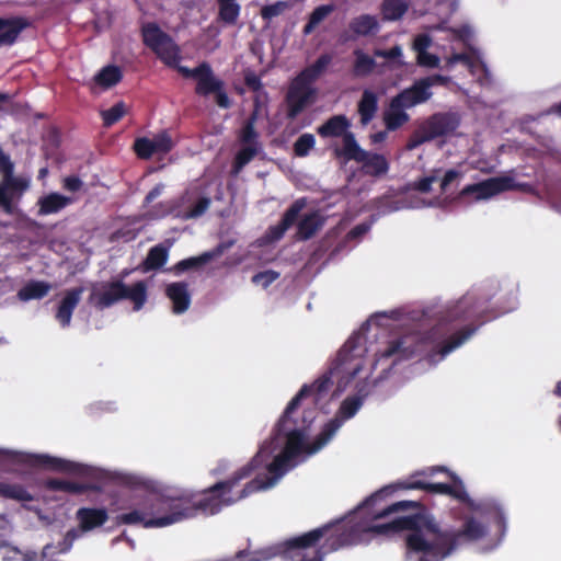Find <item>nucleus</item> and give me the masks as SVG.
Returning <instances> with one entry per match:
<instances>
[{"mask_svg":"<svg viewBox=\"0 0 561 561\" xmlns=\"http://www.w3.org/2000/svg\"><path fill=\"white\" fill-rule=\"evenodd\" d=\"M461 176V173L457 170L450 169L446 171L440 182L442 193H446L448 191L449 185L458 180Z\"/></svg>","mask_w":561,"mask_h":561,"instance_id":"0e129e2a","label":"nucleus"},{"mask_svg":"<svg viewBox=\"0 0 561 561\" xmlns=\"http://www.w3.org/2000/svg\"><path fill=\"white\" fill-rule=\"evenodd\" d=\"M433 140L432 137H430V134L427 133L425 125L422 124L413 134L409 137V140L407 142V149L413 150L424 142Z\"/></svg>","mask_w":561,"mask_h":561,"instance_id":"864d4df0","label":"nucleus"},{"mask_svg":"<svg viewBox=\"0 0 561 561\" xmlns=\"http://www.w3.org/2000/svg\"><path fill=\"white\" fill-rule=\"evenodd\" d=\"M436 181L435 175H430L420 179L413 183V187L421 193H428L432 190V184Z\"/></svg>","mask_w":561,"mask_h":561,"instance_id":"338daca9","label":"nucleus"},{"mask_svg":"<svg viewBox=\"0 0 561 561\" xmlns=\"http://www.w3.org/2000/svg\"><path fill=\"white\" fill-rule=\"evenodd\" d=\"M331 62L332 55L322 54L313 64L304 68L295 78L313 87V83L325 72Z\"/></svg>","mask_w":561,"mask_h":561,"instance_id":"cd10ccee","label":"nucleus"},{"mask_svg":"<svg viewBox=\"0 0 561 561\" xmlns=\"http://www.w3.org/2000/svg\"><path fill=\"white\" fill-rule=\"evenodd\" d=\"M259 149V146L244 145L233 159L232 173L238 174L257 154Z\"/></svg>","mask_w":561,"mask_h":561,"instance_id":"37998d69","label":"nucleus"},{"mask_svg":"<svg viewBox=\"0 0 561 561\" xmlns=\"http://www.w3.org/2000/svg\"><path fill=\"white\" fill-rule=\"evenodd\" d=\"M123 299L130 300L135 311L140 310L147 301L146 283L138 280L131 286H127L122 279L106 283L101 291L91 293L88 302L99 310H104Z\"/></svg>","mask_w":561,"mask_h":561,"instance_id":"6e6552de","label":"nucleus"},{"mask_svg":"<svg viewBox=\"0 0 561 561\" xmlns=\"http://www.w3.org/2000/svg\"><path fill=\"white\" fill-rule=\"evenodd\" d=\"M460 115L456 112L435 113L423 124L432 139L453 134L460 126Z\"/></svg>","mask_w":561,"mask_h":561,"instance_id":"a211bd4d","label":"nucleus"},{"mask_svg":"<svg viewBox=\"0 0 561 561\" xmlns=\"http://www.w3.org/2000/svg\"><path fill=\"white\" fill-rule=\"evenodd\" d=\"M469 508L480 514L481 516L493 519L496 524L501 536H504L506 531V517L502 506L495 500H483L476 503L469 497V501H463Z\"/></svg>","mask_w":561,"mask_h":561,"instance_id":"aec40b11","label":"nucleus"},{"mask_svg":"<svg viewBox=\"0 0 561 561\" xmlns=\"http://www.w3.org/2000/svg\"><path fill=\"white\" fill-rule=\"evenodd\" d=\"M526 187L528 184H517L511 176H496L465 186L460 191V197L473 195L476 199H486L502 192L525 190Z\"/></svg>","mask_w":561,"mask_h":561,"instance_id":"2eb2a0df","label":"nucleus"},{"mask_svg":"<svg viewBox=\"0 0 561 561\" xmlns=\"http://www.w3.org/2000/svg\"><path fill=\"white\" fill-rule=\"evenodd\" d=\"M397 490H423L428 493L444 494L454 499L469 501V495L460 478L445 467H432L428 471H419L404 481L383 486L369 496L367 503L382 499Z\"/></svg>","mask_w":561,"mask_h":561,"instance_id":"423d86ee","label":"nucleus"},{"mask_svg":"<svg viewBox=\"0 0 561 561\" xmlns=\"http://www.w3.org/2000/svg\"><path fill=\"white\" fill-rule=\"evenodd\" d=\"M350 30L356 36H367L378 30V22L375 16L363 14L350 22Z\"/></svg>","mask_w":561,"mask_h":561,"instance_id":"4c0bfd02","label":"nucleus"},{"mask_svg":"<svg viewBox=\"0 0 561 561\" xmlns=\"http://www.w3.org/2000/svg\"><path fill=\"white\" fill-rule=\"evenodd\" d=\"M407 108L396 96L391 99L388 110L383 113V123L388 130L394 131L410 121Z\"/></svg>","mask_w":561,"mask_h":561,"instance_id":"a878e982","label":"nucleus"},{"mask_svg":"<svg viewBox=\"0 0 561 561\" xmlns=\"http://www.w3.org/2000/svg\"><path fill=\"white\" fill-rule=\"evenodd\" d=\"M363 404V398L358 396L345 398L339 409L337 415L325 423L321 432L316 436L309 453H317L324 447L342 426L343 421L353 417Z\"/></svg>","mask_w":561,"mask_h":561,"instance_id":"ddd939ff","label":"nucleus"},{"mask_svg":"<svg viewBox=\"0 0 561 561\" xmlns=\"http://www.w3.org/2000/svg\"><path fill=\"white\" fill-rule=\"evenodd\" d=\"M214 255L215 253L205 252L198 256L181 260L172 267V270L175 274H181L190 270H196L207 264L214 257Z\"/></svg>","mask_w":561,"mask_h":561,"instance_id":"a19ab883","label":"nucleus"},{"mask_svg":"<svg viewBox=\"0 0 561 561\" xmlns=\"http://www.w3.org/2000/svg\"><path fill=\"white\" fill-rule=\"evenodd\" d=\"M327 527H318L300 536L286 540L279 547V553L290 561H323L327 551L317 548L327 534Z\"/></svg>","mask_w":561,"mask_h":561,"instance_id":"1a4fd4ad","label":"nucleus"},{"mask_svg":"<svg viewBox=\"0 0 561 561\" xmlns=\"http://www.w3.org/2000/svg\"><path fill=\"white\" fill-rule=\"evenodd\" d=\"M141 39L156 56L168 67L176 71L186 79L196 81L195 93L207 98L214 95L215 103L220 108H229L231 100L225 89V82L215 76L211 66L207 61L201 62L197 67L191 69L180 65V47L174 39L156 22H146L140 28Z\"/></svg>","mask_w":561,"mask_h":561,"instance_id":"20e7f679","label":"nucleus"},{"mask_svg":"<svg viewBox=\"0 0 561 561\" xmlns=\"http://www.w3.org/2000/svg\"><path fill=\"white\" fill-rule=\"evenodd\" d=\"M270 456V446H267L265 443L260 447L255 456L247 465L243 466L244 468L251 465L254 459L259 457L256 463L252 467L251 474H249L247 478H243V480L251 478L254 473L255 477L247 482L243 488L236 493H233V490L231 492L220 491L225 506L232 505L256 492L264 491L274 486L277 480L293 467L291 461L294 459L283 451L277 455L273 461L267 462ZM240 469H242V467ZM241 481L242 479L239 481V483Z\"/></svg>","mask_w":561,"mask_h":561,"instance_id":"39448f33","label":"nucleus"},{"mask_svg":"<svg viewBox=\"0 0 561 561\" xmlns=\"http://www.w3.org/2000/svg\"><path fill=\"white\" fill-rule=\"evenodd\" d=\"M306 206V199H296L289 208L284 213L280 221L273 228L275 238H280L296 222L300 211Z\"/></svg>","mask_w":561,"mask_h":561,"instance_id":"7c9ffc66","label":"nucleus"},{"mask_svg":"<svg viewBox=\"0 0 561 561\" xmlns=\"http://www.w3.org/2000/svg\"><path fill=\"white\" fill-rule=\"evenodd\" d=\"M76 518L83 531H90L103 526L108 519V514L104 507H81L77 511Z\"/></svg>","mask_w":561,"mask_h":561,"instance_id":"b1692460","label":"nucleus"},{"mask_svg":"<svg viewBox=\"0 0 561 561\" xmlns=\"http://www.w3.org/2000/svg\"><path fill=\"white\" fill-rule=\"evenodd\" d=\"M218 21L226 25H234L239 19L241 7L237 0H216Z\"/></svg>","mask_w":561,"mask_h":561,"instance_id":"c9c22d12","label":"nucleus"},{"mask_svg":"<svg viewBox=\"0 0 561 561\" xmlns=\"http://www.w3.org/2000/svg\"><path fill=\"white\" fill-rule=\"evenodd\" d=\"M165 296L172 301V311L176 314L185 312L191 305L188 285L185 282L171 283L165 288Z\"/></svg>","mask_w":561,"mask_h":561,"instance_id":"5701e85b","label":"nucleus"},{"mask_svg":"<svg viewBox=\"0 0 561 561\" xmlns=\"http://www.w3.org/2000/svg\"><path fill=\"white\" fill-rule=\"evenodd\" d=\"M51 289L50 284L43 280H31L19 291L18 297L22 301L44 298Z\"/></svg>","mask_w":561,"mask_h":561,"instance_id":"f704fd0d","label":"nucleus"},{"mask_svg":"<svg viewBox=\"0 0 561 561\" xmlns=\"http://www.w3.org/2000/svg\"><path fill=\"white\" fill-rule=\"evenodd\" d=\"M369 497L347 517L322 526L328 529L323 537L322 549L324 551H336L344 547L366 542L370 535L391 536L401 531L409 533V525L412 523L409 515L397 517L389 523L378 524L376 520L410 507H419L420 502L399 501L382 508H375L379 499L367 503Z\"/></svg>","mask_w":561,"mask_h":561,"instance_id":"f03ea898","label":"nucleus"},{"mask_svg":"<svg viewBox=\"0 0 561 561\" xmlns=\"http://www.w3.org/2000/svg\"><path fill=\"white\" fill-rule=\"evenodd\" d=\"M404 537L407 549L420 553L419 561H443L465 541H478L486 536L488 528L474 517L465 519L460 529H443L435 517L428 514L420 502Z\"/></svg>","mask_w":561,"mask_h":561,"instance_id":"7ed1b4c3","label":"nucleus"},{"mask_svg":"<svg viewBox=\"0 0 561 561\" xmlns=\"http://www.w3.org/2000/svg\"><path fill=\"white\" fill-rule=\"evenodd\" d=\"M323 218L317 213L305 215L297 225V234L300 240L311 239L323 226Z\"/></svg>","mask_w":561,"mask_h":561,"instance_id":"72a5a7b5","label":"nucleus"},{"mask_svg":"<svg viewBox=\"0 0 561 561\" xmlns=\"http://www.w3.org/2000/svg\"><path fill=\"white\" fill-rule=\"evenodd\" d=\"M287 9H289L288 2L277 1L273 4L262 7L260 15L264 21H271L273 18L283 14Z\"/></svg>","mask_w":561,"mask_h":561,"instance_id":"3c124183","label":"nucleus"},{"mask_svg":"<svg viewBox=\"0 0 561 561\" xmlns=\"http://www.w3.org/2000/svg\"><path fill=\"white\" fill-rule=\"evenodd\" d=\"M416 60L420 66L428 68H436L439 65V58L436 55L430 54L427 51L417 54Z\"/></svg>","mask_w":561,"mask_h":561,"instance_id":"052dcab7","label":"nucleus"},{"mask_svg":"<svg viewBox=\"0 0 561 561\" xmlns=\"http://www.w3.org/2000/svg\"><path fill=\"white\" fill-rule=\"evenodd\" d=\"M156 152L168 153L173 148V142L170 135L165 131L157 135L152 139Z\"/></svg>","mask_w":561,"mask_h":561,"instance_id":"13d9d810","label":"nucleus"},{"mask_svg":"<svg viewBox=\"0 0 561 561\" xmlns=\"http://www.w3.org/2000/svg\"><path fill=\"white\" fill-rule=\"evenodd\" d=\"M334 9L333 4H322L314 8L309 15L308 22L302 28L304 35L311 34L316 27L334 11Z\"/></svg>","mask_w":561,"mask_h":561,"instance_id":"58836bf2","label":"nucleus"},{"mask_svg":"<svg viewBox=\"0 0 561 561\" xmlns=\"http://www.w3.org/2000/svg\"><path fill=\"white\" fill-rule=\"evenodd\" d=\"M23 462L38 468H45L57 472L72 473L77 476H87L89 467L49 455H27Z\"/></svg>","mask_w":561,"mask_h":561,"instance_id":"dca6fc26","label":"nucleus"},{"mask_svg":"<svg viewBox=\"0 0 561 561\" xmlns=\"http://www.w3.org/2000/svg\"><path fill=\"white\" fill-rule=\"evenodd\" d=\"M350 127V119L345 115L339 114L328 118L322 125H320L317 128V133L322 138L342 137V146H336L335 148H345V140L350 135L353 138H356L354 133L348 130Z\"/></svg>","mask_w":561,"mask_h":561,"instance_id":"6ab92c4d","label":"nucleus"},{"mask_svg":"<svg viewBox=\"0 0 561 561\" xmlns=\"http://www.w3.org/2000/svg\"><path fill=\"white\" fill-rule=\"evenodd\" d=\"M308 390L309 387L300 388V390L287 404L283 415L274 428L273 439L276 440L282 436L286 437V444L283 453L293 459L298 457L302 451L310 454L309 449L313 444V442L310 445H306L305 443V431L309 426L306 424V419L304 417L301 420V425H299L298 420L294 417V414L299 408L300 402Z\"/></svg>","mask_w":561,"mask_h":561,"instance_id":"0eeeda50","label":"nucleus"},{"mask_svg":"<svg viewBox=\"0 0 561 561\" xmlns=\"http://www.w3.org/2000/svg\"><path fill=\"white\" fill-rule=\"evenodd\" d=\"M121 80L122 71L116 66H106L95 76V82L103 88H111Z\"/></svg>","mask_w":561,"mask_h":561,"instance_id":"c03bdc74","label":"nucleus"},{"mask_svg":"<svg viewBox=\"0 0 561 561\" xmlns=\"http://www.w3.org/2000/svg\"><path fill=\"white\" fill-rule=\"evenodd\" d=\"M73 199L71 197L61 195L59 193H49L38 199V215L45 216L50 214H56L61 209L66 208L68 205L72 204Z\"/></svg>","mask_w":561,"mask_h":561,"instance_id":"c85d7f7f","label":"nucleus"},{"mask_svg":"<svg viewBox=\"0 0 561 561\" xmlns=\"http://www.w3.org/2000/svg\"><path fill=\"white\" fill-rule=\"evenodd\" d=\"M0 496L19 502L34 501V496L22 484L3 481H0Z\"/></svg>","mask_w":561,"mask_h":561,"instance_id":"e433bc0d","label":"nucleus"},{"mask_svg":"<svg viewBox=\"0 0 561 561\" xmlns=\"http://www.w3.org/2000/svg\"><path fill=\"white\" fill-rule=\"evenodd\" d=\"M244 84L253 92H260L263 89L261 78L253 71L244 73Z\"/></svg>","mask_w":561,"mask_h":561,"instance_id":"bf43d9fd","label":"nucleus"},{"mask_svg":"<svg viewBox=\"0 0 561 561\" xmlns=\"http://www.w3.org/2000/svg\"><path fill=\"white\" fill-rule=\"evenodd\" d=\"M134 150L138 158L148 160L156 152L152 139L141 137L137 138L134 142Z\"/></svg>","mask_w":561,"mask_h":561,"instance_id":"de8ad7c7","label":"nucleus"},{"mask_svg":"<svg viewBox=\"0 0 561 561\" xmlns=\"http://www.w3.org/2000/svg\"><path fill=\"white\" fill-rule=\"evenodd\" d=\"M257 459L251 465L234 471L228 479L218 481L199 493L151 491L136 495L133 497L134 510L119 514L116 522L119 525L140 524L145 528H162L197 515H216L225 507L220 491L234 490L241 479L251 474Z\"/></svg>","mask_w":561,"mask_h":561,"instance_id":"f257e3e1","label":"nucleus"},{"mask_svg":"<svg viewBox=\"0 0 561 561\" xmlns=\"http://www.w3.org/2000/svg\"><path fill=\"white\" fill-rule=\"evenodd\" d=\"M407 0H383L381 4V14L383 20L396 21L402 18L408 11Z\"/></svg>","mask_w":561,"mask_h":561,"instance_id":"ea45409f","label":"nucleus"},{"mask_svg":"<svg viewBox=\"0 0 561 561\" xmlns=\"http://www.w3.org/2000/svg\"><path fill=\"white\" fill-rule=\"evenodd\" d=\"M209 197H201L184 215V219H193L203 216L210 206Z\"/></svg>","mask_w":561,"mask_h":561,"instance_id":"5fc2aeb1","label":"nucleus"},{"mask_svg":"<svg viewBox=\"0 0 561 561\" xmlns=\"http://www.w3.org/2000/svg\"><path fill=\"white\" fill-rule=\"evenodd\" d=\"M431 96L432 91L428 90V84L421 79L416 80L410 88L402 90L396 95L398 102H401L408 108L425 103L431 99Z\"/></svg>","mask_w":561,"mask_h":561,"instance_id":"4be33fe9","label":"nucleus"},{"mask_svg":"<svg viewBox=\"0 0 561 561\" xmlns=\"http://www.w3.org/2000/svg\"><path fill=\"white\" fill-rule=\"evenodd\" d=\"M44 485L49 491H62L69 494H83L88 491L95 489L91 484L78 483L73 481L55 478L47 479Z\"/></svg>","mask_w":561,"mask_h":561,"instance_id":"473e14b6","label":"nucleus"},{"mask_svg":"<svg viewBox=\"0 0 561 561\" xmlns=\"http://www.w3.org/2000/svg\"><path fill=\"white\" fill-rule=\"evenodd\" d=\"M363 336L352 335L340 348L330 368V375H342L346 381L352 380L363 369V355L366 351L362 346Z\"/></svg>","mask_w":561,"mask_h":561,"instance_id":"9b49d317","label":"nucleus"},{"mask_svg":"<svg viewBox=\"0 0 561 561\" xmlns=\"http://www.w3.org/2000/svg\"><path fill=\"white\" fill-rule=\"evenodd\" d=\"M169 251L163 244L152 247L139 268L144 272L160 270L168 261Z\"/></svg>","mask_w":561,"mask_h":561,"instance_id":"2f4dec72","label":"nucleus"},{"mask_svg":"<svg viewBox=\"0 0 561 561\" xmlns=\"http://www.w3.org/2000/svg\"><path fill=\"white\" fill-rule=\"evenodd\" d=\"M404 339H397L390 341L388 346L381 352L380 356L382 358H390L392 356L398 355L399 359H407L412 355V351H409L403 346Z\"/></svg>","mask_w":561,"mask_h":561,"instance_id":"a18cd8bd","label":"nucleus"},{"mask_svg":"<svg viewBox=\"0 0 561 561\" xmlns=\"http://www.w3.org/2000/svg\"><path fill=\"white\" fill-rule=\"evenodd\" d=\"M83 291V287H75L65 291L55 316L62 328L70 325L72 313L79 305Z\"/></svg>","mask_w":561,"mask_h":561,"instance_id":"412c9836","label":"nucleus"},{"mask_svg":"<svg viewBox=\"0 0 561 561\" xmlns=\"http://www.w3.org/2000/svg\"><path fill=\"white\" fill-rule=\"evenodd\" d=\"M257 137H259V134L254 127V118H250L242 126L241 134H240V141L243 145L259 146Z\"/></svg>","mask_w":561,"mask_h":561,"instance_id":"603ef678","label":"nucleus"},{"mask_svg":"<svg viewBox=\"0 0 561 561\" xmlns=\"http://www.w3.org/2000/svg\"><path fill=\"white\" fill-rule=\"evenodd\" d=\"M317 89L294 78L285 94L286 118L296 119L308 106L314 103Z\"/></svg>","mask_w":561,"mask_h":561,"instance_id":"4468645a","label":"nucleus"},{"mask_svg":"<svg viewBox=\"0 0 561 561\" xmlns=\"http://www.w3.org/2000/svg\"><path fill=\"white\" fill-rule=\"evenodd\" d=\"M378 112V95L376 92L365 89L357 103V113L362 126H367Z\"/></svg>","mask_w":561,"mask_h":561,"instance_id":"bb28decb","label":"nucleus"},{"mask_svg":"<svg viewBox=\"0 0 561 561\" xmlns=\"http://www.w3.org/2000/svg\"><path fill=\"white\" fill-rule=\"evenodd\" d=\"M126 114V105L124 102H117L108 110L102 111L101 116L103 119V124L106 127H110L117 123L119 119L124 117Z\"/></svg>","mask_w":561,"mask_h":561,"instance_id":"49530a36","label":"nucleus"},{"mask_svg":"<svg viewBox=\"0 0 561 561\" xmlns=\"http://www.w3.org/2000/svg\"><path fill=\"white\" fill-rule=\"evenodd\" d=\"M314 145L316 139L312 134H302L294 144V152L297 157H306Z\"/></svg>","mask_w":561,"mask_h":561,"instance_id":"09e8293b","label":"nucleus"},{"mask_svg":"<svg viewBox=\"0 0 561 561\" xmlns=\"http://www.w3.org/2000/svg\"><path fill=\"white\" fill-rule=\"evenodd\" d=\"M242 551L245 553L244 561H267L279 553V548H265L254 551L243 549Z\"/></svg>","mask_w":561,"mask_h":561,"instance_id":"8fccbe9b","label":"nucleus"},{"mask_svg":"<svg viewBox=\"0 0 561 561\" xmlns=\"http://www.w3.org/2000/svg\"><path fill=\"white\" fill-rule=\"evenodd\" d=\"M431 43L432 39L428 35L420 34L414 38L413 48L417 54H421L422 51H427Z\"/></svg>","mask_w":561,"mask_h":561,"instance_id":"69168bd1","label":"nucleus"},{"mask_svg":"<svg viewBox=\"0 0 561 561\" xmlns=\"http://www.w3.org/2000/svg\"><path fill=\"white\" fill-rule=\"evenodd\" d=\"M485 301L468 293L454 305L446 316L448 322L473 320L480 316L484 309Z\"/></svg>","mask_w":561,"mask_h":561,"instance_id":"f3484780","label":"nucleus"},{"mask_svg":"<svg viewBox=\"0 0 561 561\" xmlns=\"http://www.w3.org/2000/svg\"><path fill=\"white\" fill-rule=\"evenodd\" d=\"M30 23L24 18H0V47L13 45Z\"/></svg>","mask_w":561,"mask_h":561,"instance_id":"393cba45","label":"nucleus"},{"mask_svg":"<svg viewBox=\"0 0 561 561\" xmlns=\"http://www.w3.org/2000/svg\"><path fill=\"white\" fill-rule=\"evenodd\" d=\"M374 56L388 60H396L402 56V49L399 45H396L390 49H376L374 51Z\"/></svg>","mask_w":561,"mask_h":561,"instance_id":"680f3d73","label":"nucleus"},{"mask_svg":"<svg viewBox=\"0 0 561 561\" xmlns=\"http://www.w3.org/2000/svg\"><path fill=\"white\" fill-rule=\"evenodd\" d=\"M0 207L8 215H13L15 211L14 202H19L24 192L28 188L30 183L27 179L14 175V163L9 160L0 163Z\"/></svg>","mask_w":561,"mask_h":561,"instance_id":"f8f14e48","label":"nucleus"},{"mask_svg":"<svg viewBox=\"0 0 561 561\" xmlns=\"http://www.w3.org/2000/svg\"><path fill=\"white\" fill-rule=\"evenodd\" d=\"M279 277V273L267 270L263 272H259L252 276V283L255 285H261L263 288H267L272 283H274Z\"/></svg>","mask_w":561,"mask_h":561,"instance_id":"4d7b16f0","label":"nucleus"},{"mask_svg":"<svg viewBox=\"0 0 561 561\" xmlns=\"http://www.w3.org/2000/svg\"><path fill=\"white\" fill-rule=\"evenodd\" d=\"M83 182L82 180L77 175H69L66 176L62 181V187L64 190L68 192H78L82 188Z\"/></svg>","mask_w":561,"mask_h":561,"instance_id":"e2e57ef3","label":"nucleus"},{"mask_svg":"<svg viewBox=\"0 0 561 561\" xmlns=\"http://www.w3.org/2000/svg\"><path fill=\"white\" fill-rule=\"evenodd\" d=\"M76 538H77V534L75 533V530L67 531V534L65 535L62 540L58 543L59 552L60 553L68 552L71 549Z\"/></svg>","mask_w":561,"mask_h":561,"instance_id":"774afa93","label":"nucleus"},{"mask_svg":"<svg viewBox=\"0 0 561 561\" xmlns=\"http://www.w3.org/2000/svg\"><path fill=\"white\" fill-rule=\"evenodd\" d=\"M355 62L353 66V72L356 77H366L370 75L375 67L376 61L373 57L368 56L360 49L354 51Z\"/></svg>","mask_w":561,"mask_h":561,"instance_id":"79ce46f5","label":"nucleus"},{"mask_svg":"<svg viewBox=\"0 0 561 561\" xmlns=\"http://www.w3.org/2000/svg\"><path fill=\"white\" fill-rule=\"evenodd\" d=\"M333 154L336 159L362 163L363 172L373 178H380L389 171V162L383 154L363 149L351 135L345 140V148H333Z\"/></svg>","mask_w":561,"mask_h":561,"instance_id":"9d476101","label":"nucleus"},{"mask_svg":"<svg viewBox=\"0 0 561 561\" xmlns=\"http://www.w3.org/2000/svg\"><path fill=\"white\" fill-rule=\"evenodd\" d=\"M332 385L331 376H322L321 378L317 379L312 385H304L301 388L309 387L308 392L305 394V398L308 396L316 393L318 396L327 392Z\"/></svg>","mask_w":561,"mask_h":561,"instance_id":"6e6d98bb","label":"nucleus"},{"mask_svg":"<svg viewBox=\"0 0 561 561\" xmlns=\"http://www.w3.org/2000/svg\"><path fill=\"white\" fill-rule=\"evenodd\" d=\"M476 331V328L466 327L450 336L448 340L437 345V350L434 351L430 357L434 360L436 355L444 358L447 354L459 347L466 340H468Z\"/></svg>","mask_w":561,"mask_h":561,"instance_id":"c756f323","label":"nucleus"}]
</instances>
